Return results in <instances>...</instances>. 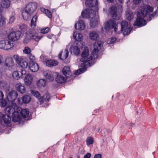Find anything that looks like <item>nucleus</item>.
<instances>
[{"label":"nucleus","mask_w":158,"mask_h":158,"mask_svg":"<svg viewBox=\"0 0 158 158\" xmlns=\"http://www.w3.org/2000/svg\"><path fill=\"white\" fill-rule=\"evenodd\" d=\"M147 9L150 11L152 12L153 8L148 5L144 6L140 11L138 12L137 18L134 23V26H143L146 24V21L143 18L146 16L148 13Z\"/></svg>","instance_id":"obj_1"},{"label":"nucleus","mask_w":158,"mask_h":158,"mask_svg":"<svg viewBox=\"0 0 158 158\" xmlns=\"http://www.w3.org/2000/svg\"><path fill=\"white\" fill-rule=\"evenodd\" d=\"M21 110V107L13 104L10 106L6 107L5 111L6 114H11L13 121L19 122L21 118V116L19 114V112Z\"/></svg>","instance_id":"obj_2"},{"label":"nucleus","mask_w":158,"mask_h":158,"mask_svg":"<svg viewBox=\"0 0 158 158\" xmlns=\"http://www.w3.org/2000/svg\"><path fill=\"white\" fill-rule=\"evenodd\" d=\"M14 58L17 64L21 67L23 69L26 68L28 64L25 57L23 56H19L18 55H15L14 56Z\"/></svg>","instance_id":"obj_3"},{"label":"nucleus","mask_w":158,"mask_h":158,"mask_svg":"<svg viewBox=\"0 0 158 158\" xmlns=\"http://www.w3.org/2000/svg\"><path fill=\"white\" fill-rule=\"evenodd\" d=\"M87 47L85 48L84 49V51L81 54L82 58L80 59V60L83 63L81 64V66L84 65L85 63H88L89 64V61L93 59V57L91 56L88 57L89 56L88 50L87 48Z\"/></svg>","instance_id":"obj_4"},{"label":"nucleus","mask_w":158,"mask_h":158,"mask_svg":"<svg viewBox=\"0 0 158 158\" xmlns=\"http://www.w3.org/2000/svg\"><path fill=\"white\" fill-rule=\"evenodd\" d=\"M14 46L12 42L7 40H2L0 41V48L5 50L9 49Z\"/></svg>","instance_id":"obj_5"},{"label":"nucleus","mask_w":158,"mask_h":158,"mask_svg":"<svg viewBox=\"0 0 158 158\" xmlns=\"http://www.w3.org/2000/svg\"><path fill=\"white\" fill-rule=\"evenodd\" d=\"M121 30L123 31L124 35L129 34L132 28L129 27L128 23L126 21H123L121 23Z\"/></svg>","instance_id":"obj_6"},{"label":"nucleus","mask_w":158,"mask_h":158,"mask_svg":"<svg viewBox=\"0 0 158 158\" xmlns=\"http://www.w3.org/2000/svg\"><path fill=\"white\" fill-rule=\"evenodd\" d=\"M21 35V32L17 31L10 33L8 35V37L9 40L12 41L18 40Z\"/></svg>","instance_id":"obj_7"},{"label":"nucleus","mask_w":158,"mask_h":158,"mask_svg":"<svg viewBox=\"0 0 158 158\" xmlns=\"http://www.w3.org/2000/svg\"><path fill=\"white\" fill-rule=\"evenodd\" d=\"M26 72V70L24 69H22L19 72L18 71H15L13 73L12 76L14 79L18 80L20 78H22V76L25 75Z\"/></svg>","instance_id":"obj_8"},{"label":"nucleus","mask_w":158,"mask_h":158,"mask_svg":"<svg viewBox=\"0 0 158 158\" xmlns=\"http://www.w3.org/2000/svg\"><path fill=\"white\" fill-rule=\"evenodd\" d=\"M37 8V3L35 2H31L29 3L27 5L25 9L32 14L36 9Z\"/></svg>","instance_id":"obj_9"},{"label":"nucleus","mask_w":158,"mask_h":158,"mask_svg":"<svg viewBox=\"0 0 158 158\" xmlns=\"http://www.w3.org/2000/svg\"><path fill=\"white\" fill-rule=\"evenodd\" d=\"M18 94L15 90H12L10 92L7 96V98L9 101L13 102L15 100L17 97Z\"/></svg>","instance_id":"obj_10"},{"label":"nucleus","mask_w":158,"mask_h":158,"mask_svg":"<svg viewBox=\"0 0 158 158\" xmlns=\"http://www.w3.org/2000/svg\"><path fill=\"white\" fill-rule=\"evenodd\" d=\"M110 13L113 19L116 20L119 19L120 16L117 13V8L116 6H112L111 7Z\"/></svg>","instance_id":"obj_11"},{"label":"nucleus","mask_w":158,"mask_h":158,"mask_svg":"<svg viewBox=\"0 0 158 158\" xmlns=\"http://www.w3.org/2000/svg\"><path fill=\"white\" fill-rule=\"evenodd\" d=\"M116 25L115 22L113 20L107 21L105 25L104 28L107 31L114 28Z\"/></svg>","instance_id":"obj_12"},{"label":"nucleus","mask_w":158,"mask_h":158,"mask_svg":"<svg viewBox=\"0 0 158 158\" xmlns=\"http://www.w3.org/2000/svg\"><path fill=\"white\" fill-rule=\"evenodd\" d=\"M102 44L101 43H95L94 44V51L93 52V56L94 58H97V53L99 51V50Z\"/></svg>","instance_id":"obj_13"},{"label":"nucleus","mask_w":158,"mask_h":158,"mask_svg":"<svg viewBox=\"0 0 158 158\" xmlns=\"http://www.w3.org/2000/svg\"><path fill=\"white\" fill-rule=\"evenodd\" d=\"M29 67L30 70L33 72H37L39 69L38 64L33 61L29 62Z\"/></svg>","instance_id":"obj_14"},{"label":"nucleus","mask_w":158,"mask_h":158,"mask_svg":"<svg viewBox=\"0 0 158 158\" xmlns=\"http://www.w3.org/2000/svg\"><path fill=\"white\" fill-rule=\"evenodd\" d=\"M5 65L9 68H12L15 65L13 58L10 57L6 58L5 61Z\"/></svg>","instance_id":"obj_15"},{"label":"nucleus","mask_w":158,"mask_h":158,"mask_svg":"<svg viewBox=\"0 0 158 158\" xmlns=\"http://www.w3.org/2000/svg\"><path fill=\"white\" fill-rule=\"evenodd\" d=\"M71 53L74 55L77 56L80 53V50L77 46H72L70 48Z\"/></svg>","instance_id":"obj_16"},{"label":"nucleus","mask_w":158,"mask_h":158,"mask_svg":"<svg viewBox=\"0 0 158 158\" xmlns=\"http://www.w3.org/2000/svg\"><path fill=\"white\" fill-rule=\"evenodd\" d=\"M89 37L92 40L95 41L99 38V34L95 31H90L89 33Z\"/></svg>","instance_id":"obj_17"},{"label":"nucleus","mask_w":158,"mask_h":158,"mask_svg":"<svg viewBox=\"0 0 158 158\" xmlns=\"http://www.w3.org/2000/svg\"><path fill=\"white\" fill-rule=\"evenodd\" d=\"M85 24L82 20H80L78 21V23L75 25V27L76 29L78 30H83L85 27Z\"/></svg>","instance_id":"obj_18"},{"label":"nucleus","mask_w":158,"mask_h":158,"mask_svg":"<svg viewBox=\"0 0 158 158\" xmlns=\"http://www.w3.org/2000/svg\"><path fill=\"white\" fill-rule=\"evenodd\" d=\"M16 90L21 94H24L26 92V89L23 84L17 83L15 85Z\"/></svg>","instance_id":"obj_19"},{"label":"nucleus","mask_w":158,"mask_h":158,"mask_svg":"<svg viewBox=\"0 0 158 158\" xmlns=\"http://www.w3.org/2000/svg\"><path fill=\"white\" fill-rule=\"evenodd\" d=\"M43 75L45 78L50 81H52L54 80L52 73L49 70H46L43 73Z\"/></svg>","instance_id":"obj_20"},{"label":"nucleus","mask_w":158,"mask_h":158,"mask_svg":"<svg viewBox=\"0 0 158 158\" xmlns=\"http://www.w3.org/2000/svg\"><path fill=\"white\" fill-rule=\"evenodd\" d=\"M32 77L31 75L29 73L26 75L24 81L25 84L29 86L32 83Z\"/></svg>","instance_id":"obj_21"},{"label":"nucleus","mask_w":158,"mask_h":158,"mask_svg":"<svg viewBox=\"0 0 158 158\" xmlns=\"http://www.w3.org/2000/svg\"><path fill=\"white\" fill-rule=\"evenodd\" d=\"M22 14L23 19L25 20H28L30 19L31 15L32 14L25 9L23 10Z\"/></svg>","instance_id":"obj_22"},{"label":"nucleus","mask_w":158,"mask_h":158,"mask_svg":"<svg viewBox=\"0 0 158 158\" xmlns=\"http://www.w3.org/2000/svg\"><path fill=\"white\" fill-rule=\"evenodd\" d=\"M98 4L96 0H86L85 5L87 7H92L96 6Z\"/></svg>","instance_id":"obj_23"},{"label":"nucleus","mask_w":158,"mask_h":158,"mask_svg":"<svg viewBox=\"0 0 158 158\" xmlns=\"http://www.w3.org/2000/svg\"><path fill=\"white\" fill-rule=\"evenodd\" d=\"M19 113L21 114L22 117L23 118H26L29 115V111L27 109H22L21 108V110L19 112Z\"/></svg>","instance_id":"obj_24"},{"label":"nucleus","mask_w":158,"mask_h":158,"mask_svg":"<svg viewBox=\"0 0 158 158\" xmlns=\"http://www.w3.org/2000/svg\"><path fill=\"white\" fill-rule=\"evenodd\" d=\"M92 10L91 9H86L82 12L81 15L83 17L89 18L90 17V13Z\"/></svg>","instance_id":"obj_25"},{"label":"nucleus","mask_w":158,"mask_h":158,"mask_svg":"<svg viewBox=\"0 0 158 158\" xmlns=\"http://www.w3.org/2000/svg\"><path fill=\"white\" fill-rule=\"evenodd\" d=\"M6 114L3 115L2 117V119L4 122L5 123H9L11 120V114Z\"/></svg>","instance_id":"obj_26"},{"label":"nucleus","mask_w":158,"mask_h":158,"mask_svg":"<svg viewBox=\"0 0 158 158\" xmlns=\"http://www.w3.org/2000/svg\"><path fill=\"white\" fill-rule=\"evenodd\" d=\"M63 73L64 75L67 77H69L71 74L70 69L68 66H65L63 69Z\"/></svg>","instance_id":"obj_27"},{"label":"nucleus","mask_w":158,"mask_h":158,"mask_svg":"<svg viewBox=\"0 0 158 158\" xmlns=\"http://www.w3.org/2000/svg\"><path fill=\"white\" fill-rule=\"evenodd\" d=\"M73 37L76 41H81L82 39V35L80 33L78 34L77 32L75 31L73 33Z\"/></svg>","instance_id":"obj_28"},{"label":"nucleus","mask_w":158,"mask_h":158,"mask_svg":"<svg viewBox=\"0 0 158 158\" xmlns=\"http://www.w3.org/2000/svg\"><path fill=\"white\" fill-rule=\"evenodd\" d=\"M98 23V20L95 18H92L90 20V25L92 27H95L97 26Z\"/></svg>","instance_id":"obj_29"},{"label":"nucleus","mask_w":158,"mask_h":158,"mask_svg":"<svg viewBox=\"0 0 158 158\" xmlns=\"http://www.w3.org/2000/svg\"><path fill=\"white\" fill-rule=\"evenodd\" d=\"M10 4V2L9 0H2L1 2V6L3 8H8Z\"/></svg>","instance_id":"obj_30"},{"label":"nucleus","mask_w":158,"mask_h":158,"mask_svg":"<svg viewBox=\"0 0 158 158\" xmlns=\"http://www.w3.org/2000/svg\"><path fill=\"white\" fill-rule=\"evenodd\" d=\"M58 63L57 61L52 60H48L46 62L47 65L49 67L56 66Z\"/></svg>","instance_id":"obj_31"},{"label":"nucleus","mask_w":158,"mask_h":158,"mask_svg":"<svg viewBox=\"0 0 158 158\" xmlns=\"http://www.w3.org/2000/svg\"><path fill=\"white\" fill-rule=\"evenodd\" d=\"M69 53V52L68 50L67 49H66L63 53V55L62 57L61 56L62 52H61L59 54V58L62 60L65 59L68 57Z\"/></svg>","instance_id":"obj_32"},{"label":"nucleus","mask_w":158,"mask_h":158,"mask_svg":"<svg viewBox=\"0 0 158 158\" xmlns=\"http://www.w3.org/2000/svg\"><path fill=\"white\" fill-rule=\"evenodd\" d=\"M46 84L45 80L43 79L40 80L37 83V85L38 87L40 88L44 87Z\"/></svg>","instance_id":"obj_33"},{"label":"nucleus","mask_w":158,"mask_h":158,"mask_svg":"<svg viewBox=\"0 0 158 158\" xmlns=\"http://www.w3.org/2000/svg\"><path fill=\"white\" fill-rule=\"evenodd\" d=\"M56 80L58 83H62L65 81V78L62 76L58 75L56 78Z\"/></svg>","instance_id":"obj_34"},{"label":"nucleus","mask_w":158,"mask_h":158,"mask_svg":"<svg viewBox=\"0 0 158 158\" xmlns=\"http://www.w3.org/2000/svg\"><path fill=\"white\" fill-rule=\"evenodd\" d=\"M22 99L23 103L25 104H27L30 101L31 97L29 95H25L22 97Z\"/></svg>","instance_id":"obj_35"},{"label":"nucleus","mask_w":158,"mask_h":158,"mask_svg":"<svg viewBox=\"0 0 158 158\" xmlns=\"http://www.w3.org/2000/svg\"><path fill=\"white\" fill-rule=\"evenodd\" d=\"M147 11L148 12V14L147 15V20L148 21H150L151 19L152 18L151 17H154L157 14V12L156 11H155L154 13H153L152 14H150L149 12H152L151 11H149V10L147 9Z\"/></svg>","instance_id":"obj_36"},{"label":"nucleus","mask_w":158,"mask_h":158,"mask_svg":"<svg viewBox=\"0 0 158 158\" xmlns=\"http://www.w3.org/2000/svg\"><path fill=\"white\" fill-rule=\"evenodd\" d=\"M6 23V18L2 15H0V27L5 26Z\"/></svg>","instance_id":"obj_37"},{"label":"nucleus","mask_w":158,"mask_h":158,"mask_svg":"<svg viewBox=\"0 0 158 158\" xmlns=\"http://www.w3.org/2000/svg\"><path fill=\"white\" fill-rule=\"evenodd\" d=\"M37 18V16L35 15L34 16L31 20V27L32 28H34L36 27Z\"/></svg>","instance_id":"obj_38"},{"label":"nucleus","mask_w":158,"mask_h":158,"mask_svg":"<svg viewBox=\"0 0 158 158\" xmlns=\"http://www.w3.org/2000/svg\"><path fill=\"white\" fill-rule=\"evenodd\" d=\"M41 10L45 13L49 18H51L52 14L51 12L47 9H45L44 8H41Z\"/></svg>","instance_id":"obj_39"},{"label":"nucleus","mask_w":158,"mask_h":158,"mask_svg":"<svg viewBox=\"0 0 158 158\" xmlns=\"http://www.w3.org/2000/svg\"><path fill=\"white\" fill-rule=\"evenodd\" d=\"M31 39H34L36 41H38L41 39L40 36H39L37 34H31L30 35Z\"/></svg>","instance_id":"obj_40"},{"label":"nucleus","mask_w":158,"mask_h":158,"mask_svg":"<svg viewBox=\"0 0 158 158\" xmlns=\"http://www.w3.org/2000/svg\"><path fill=\"white\" fill-rule=\"evenodd\" d=\"M19 28L22 31L24 32L27 30V27L26 24H21L19 25Z\"/></svg>","instance_id":"obj_41"},{"label":"nucleus","mask_w":158,"mask_h":158,"mask_svg":"<svg viewBox=\"0 0 158 158\" xmlns=\"http://www.w3.org/2000/svg\"><path fill=\"white\" fill-rule=\"evenodd\" d=\"M0 102V106L2 107H5L7 104V102L5 99H3L1 100Z\"/></svg>","instance_id":"obj_42"},{"label":"nucleus","mask_w":158,"mask_h":158,"mask_svg":"<svg viewBox=\"0 0 158 158\" xmlns=\"http://www.w3.org/2000/svg\"><path fill=\"white\" fill-rule=\"evenodd\" d=\"M31 94L33 95L37 98H39L40 97V94L37 91L35 90H33L31 92Z\"/></svg>","instance_id":"obj_43"},{"label":"nucleus","mask_w":158,"mask_h":158,"mask_svg":"<svg viewBox=\"0 0 158 158\" xmlns=\"http://www.w3.org/2000/svg\"><path fill=\"white\" fill-rule=\"evenodd\" d=\"M93 143V139L92 137L88 138L87 140V144L89 145L92 144Z\"/></svg>","instance_id":"obj_44"},{"label":"nucleus","mask_w":158,"mask_h":158,"mask_svg":"<svg viewBox=\"0 0 158 158\" xmlns=\"http://www.w3.org/2000/svg\"><path fill=\"white\" fill-rule=\"evenodd\" d=\"M133 17L134 15L132 13L127 15L126 18L129 21H131L132 19H133Z\"/></svg>","instance_id":"obj_45"},{"label":"nucleus","mask_w":158,"mask_h":158,"mask_svg":"<svg viewBox=\"0 0 158 158\" xmlns=\"http://www.w3.org/2000/svg\"><path fill=\"white\" fill-rule=\"evenodd\" d=\"M23 52L25 54H29L31 52V49L28 47H25L23 50Z\"/></svg>","instance_id":"obj_46"},{"label":"nucleus","mask_w":158,"mask_h":158,"mask_svg":"<svg viewBox=\"0 0 158 158\" xmlns=\"http://www.w3.org/2000/svg\"><path fill=\"white\" fill-rule=\"evenodd\" d=\"M116 40L115 38H111L108 40L107 41L108 44H111L113 43Z\"/></svg>","instance_id":"obj_47"},{"label":"nucleus","mask_w":158,"mask_h":158,"mask_svg":"<svg viewBox=\"0 0 158 158\" xmlns=\"http://www.w3.org/2000/svg\"><path fill=\"white\" fill-rule=\"evenodd\" d=\"M49 30V29L48 27H46L45 29H43L41 30V33L43 34H45L47 33Z\"/></svg>","instance_id":"obj_48"},{"label":"nucleus","mask_w":158,"mask_h":158,"mask_svg":"<svg viewBox=\"0 0 158 158\" xmlns=\"http://www.w3.org/2000/svg\"><path fill=\"white\" fill-rule=\"evenodd\" d=\"M83 70V69H78L75 72L74 74L76 75L80 74L82 73Z\"/></svg>","instance_id":"obj_49"},{"label":"nucleus","mask_w":158,"mask_h":158,"mask_svg":"<svg viewBox=\"0 0 158 158\" xmlns=\"http://www.w3.org/2000/svg\"><path fill=\"white\" fill-rule=\"evenodd\" d=\"M15 19V18L14 16H11L9 19V23L12 24L13 23Z\"/></svg>","instance_id":"obj_50"},{"label":"nucleus","mask_w":158,"mask_h":158,"mask_svg":"<svg viewBox=\"0 0 158 158\" xmlns=\"http://www.w3.org/2000/svg\"><path fill=\"white\" fill-rule=\"evenodd\" d=\"M49 95L47 96L46 95V96H44L43 97V100H45L46 101H48L49 100Z\"/></svg>","instance_id":"obj_51"},{"label":"nucleus","mask_w":158,"mask_h":158,"mask_svg":"<svg viewBox=\"0 0 158 158\" xmlns=\"http://www.w3.org/2000/svg\"><path fill=\"white\" fill-rule=\"evenodd\" d=\"M29 58L31 60H33L35 59V56L34 55H32L31 54L29 55Z\"/></svg>","instance_id":"obj_52"},{"label":"nucleus","mask_w":158,"mask_h":158,"mask_svg":"<svg viewBox=\"0 0 158 158\" xmlns=\"http://www.w3.org/2000/svg\"><path fill=\"white\" fill-rule=\"evenodd\" d=\"M4 94L0 90V100L2 99L3 98Z\"/></svg>","instance_id":"obj_53"},{"label":"nucleus","mask_w":158,"mask_h":158,"mask_svg":"<svg viewBox=\"0 0 158 158\" xmlns=\"http://www.w3.org/2000/svg\"><path fill=\"white\" fill-rule=\"evenodd\" d=\"M94 158H102V155L100 154H96L95 155Z\"/></svg>","instance_id":"obj_54"},{"label":"nucleus","mask_w":158,"mask_h":158,"mask_svg":"<svg viewBox=\"0 0 158 158\" xmlns=\"http://www.w3.org/2000/svg\"><path fill=\"white\" fill-rule=\"evenodd\" d=\"M90 156L91 154L89 153H88L84 156V158H90Z\"/></svg>","instance_id":"obj_55"},{"label":"nucleus","mask_w":158,"mask_h":158,"mask_svg":"<svg viewBox=\"0 0 158 158\" xmlns=\"http://www.w3.org/2000/svg\"><path fill=\"white\" fill-rule=\"evenodd\" d=\"M141 0H133L134 3L137 4L141 2Z\"/></svg>","instance_id":"obj_56"},{"label":"nucleus","mask_w":158,"mask_h":158,"mask_svg":"<svg viewBox=\"0 0 158 158\" xmlns=\"http://www.w3.org/2000/svg\"><path fill=\"white\" fill-rule=\"evenodd\" d=\"M3 60V57L2 56L0 55V64H1L2 63V61Z\"/></svg>","instance_id":"obj_57"},{"label":"nucleus","mask_w":158,"mask_h":158,"mask_svg":"<svg viewBox=\"0 0 158 158\" xmlns=\"http://www.w3.org/2000/svg\"><path fill=\"white\" fill-rule=\"evenodd\" d=\"M2 85V86H4V85H6V83H5L3 81H0V85Z\"/></svg>","instance_id":"obj_58"},{"label":"nucleus","mask_w":158,"mask_h":158,"mask_svg":"<svg viewBox=\"0 0 158 158\" xmlns=\"http://www.w3.org/2000/svg\"><path fill=\"white\" fill-rule=\"evenodd\" d=\"M117 25H116L115 26V27H114V31H115V32H116V31H117Z\"/></svg>","instance_id":"obj_59"},{"label":"nucleus","mask_w":158,"mask_h":158,"mask_svg":"<svg viewBox=\"0 0 158 158\" xmlns=\"http://www.w3.org/2000/svg\"><path fill=\"white\" fill-rule=\"evenodd\" d=\"M118 1L121 3H123V0H118Z\"/></svg>","instance_id":"obj_60"},{"label":"nucleus","mask_w":158,"mask_h":158,"mask_svg":"<svg viewBox=\"0 0 158 158\" xmlns=\"http://www.w3.org/2000/svg\"><path fill=\"white\" fill-rule=\"evenodd\" d=\"M107 1L110 2H113L114 0H107Z\"/></svg>","instance_id":"obj_61"},{"label":"nucleus","mask_w":158,"mask_h":158,"mask_svg":"<svg viewBox=\"0 0 158 158\" xmlns=\"http://www.w3.org/2000/svg\"><path fill=\"white\" fill-rule=\"evenodd\" d=\"M18 102H19V103H20V98H18Z\"/></svg>","instance_id":"obj_62"},{"label":"nucleus","mask_w":158,"mask_h":158,"mask_svg":"<svg viewBox=\"0 0 158 158\" xmlns=\"http://www.w3.org/2000/svg\"><path fill=\"white\" fill-rule=\"evenodd\" d=\"M6 35H2V38H5L6 37Z\"/></svg>","instance_id":"obj_63"},{"label":"nucleus","mask_w":158,"mask_h":158,"mask_svg":"<svg viewBox=\"0 0 158 158\" xmlns=\"http://www.w3.org/2000/svg\"><path fill=\"white\" fill-rule=\"evenodd\" d=\"M49 38H50V36L49 35L47 36Z\"/></svg>","instance_id":"obj_64"}]
</instances>
